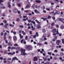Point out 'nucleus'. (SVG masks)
Returning <instances> with one entry per match:
<instances>
[{"label":"nucleus","mask_w":64,"mask_h":64,"mask_svg":"<svg viewBox=\"0 0 64 64\" xmlns=\"http://www.w3.org/2000/svg\"><path fill=\"white\" fill-rule=\"evenodd\" d=\"M28 23H30L31 22V23H32L33 24H35V22L33 21H31V20H28Z\"/></svg>","instance_id":"nucleus-9"},{"label":"nucleus","mask_w":64,"mask_h":64,"mask_svg":"<svg viewBox=\"0 0 64 64\" xmlns=\"http://www.w3.org/2000/svg\"><path fill=\"white\" fill-rule=\"evenodd\" d=\"M55 38H54V40H57V36H55Z\"/></svg>","instance_id":"nucleus-28"},{"label":"nucleus","mask_w":64,"mask_h":64,"mask_svg":"<svg viewBox=\"0 0 64 64\" xmlns=\"http://www.w3.org/2000/svg\"><path fill=\"white\" fill-rule=\"evenodd\" d=\"M0 60H3V58L2 57H1L0 58Z\"/></svg>","instance_id":"nucleus-64"},{"label":"nucleus","mask_w":64,"mask_h":64,"mask_svg":"<svg viewBox=\"0 0 64 64\" xmlns=\"http://www.w3.org/2000/svg\"><path fill=\"white\" fill-rule=\"evenodd\" d=\"M4 22V24H6L7 23V21L6 20H4L3 21Z\"/></svg>","instance_id":"nucleus-33"},{"label":"nucleus","mask_w":64,"mask_h":64,"mask_svg":"<svg viewBox=\"0 0 64 64\" xmlns=\"http://www.w3.org/2000/svg\"><path fill=\"white\" fill-rule=\"evenodd\" d=\"M55 2L56 3H58V2H59V1H58V0H55Z\"/></svg>","instance_id":"nucleus-31"},{"label":"nucleus","mask_w":64,"mask_h":64,"mask_svg":"<svg viewBox=\"0 0 64 64\" xmlns=\"http://www.w3.org/2000/svg\"><path fill=\"white\" fill-rule=\"evenodd\" d=\"M34 12L35 13H36L38 14V13H39V12L38 11H37V10H34Z\"/></svg>","instance_id":"nucleus-15"},{"label":"nucleus","mask_w":64,"mask_h":64,"mask_svg":"<svg viewBox=\"0 0 64 64\" xmlns=\"http://www.w3.org/2000/svg\"><path fill=\"white\" fill-rule=\"evenodd\" d=\"M11 49L12 50L15 49V48L13 47H12L11 48Z\"/></svg>","instance_id":"nucleus-38"},{"label":"nucleus","mask_w":64,"mask_h":64,"mask_svg":"<svg viewBox=\"0 0 64 64\" xmlns=\"http://www.w3.org/2000/svg\"><path fill=\"white\" fill-rule=\"evenodd\" d=\"M48 61H50V58H48Z\"/></svg>","instance_id":"nucleus-63"},{"label":"nucleus","mask_w":64,"mask_h":64,"mask_svg":"<svg viewBox=\"0 0 64 64\" xmlns=\"http://www.w3.org/2000/svg\"><path fill=\"white\" fill-rule=\"evenodd\" d=\"M60 28H61V29H64V26L63 25H62L61 26H60Z\"/></svg>","instance_id":"nucleus-22"},{"label":"nucleus","mask_w":64,"mask_h":64,"mask_svg":"<svg viewBox=\"0 0 64 64\" xmlns=\"http://www.w3.org/2000/svg\"><path fill=\"white\" fill-rule=\"evenodd\" d=\"M54 11H56V14H60V12L59 11H58L56 10H54Z\"/></svg>","instance_id":"nucleus-10"},{"label":"nucleus","mask_w":64,"mask_h":64,"mask_svg":"<svg viewBox=\"0 0 64 64\" xmlns=\"http://www.w3.org/2000/svg\"><path fill=\"white\" fill-rule=\"evenodd\" d=\"M13 11H14V12H15V13H16V12H17V9L14 8V10Z\"/></svg>","instance_id":"nucleus-19"},{"label":"nucleus","mask_w":64,"mask_h":64,"mask_svg":"<svg viewBox=\"0 0 64 64\" xmlns=\"http://www.w3.org/2000/svg\"><path fill=\"white\" fill-rule=\"evenodd\" d=\"M12 62H13V60H18V58H17L16 57H15L13 58H12Z\"/></svg>","instance_id":"nucleus-8"},{"label":"nucleus","mask_w":64,"mask_h":64,"mask_svg":"<svg viewBox=\"0 0 64 64\" xmlns=\"http://www.w3.org/2000/svg\"><path fill=\"white\" fill-rule=\"evenodd\" d=\"M56 28H59V26L58 25H57L56 26Z\"/></svg>","instance_id":"nucleus-61"},{"label":"nucleus","mask_w":64,"mask_h":64,"mask_svg":"<svg viewBox=\"0 0 64 64\" xmlns=\"http://www.w3.org/2000/svg\"><path fill=\"white\" fill-rule=\"evenodd\" d=\"M54 25L55 24L54 23V22H53V23H52L51 24L52 26H54Z\"/></svg>","instance_id":"nucleus-30"},{"label":"nucleus","mask_w":64,"mask_h":64,"mask_svg":"<svg viewBox=\"0 0 64 64\" xmlns=\"http://www.w3.org/2000/svg\"><path fill=\"white\" fill-rule=\"evenodd\" d=\"M42 32H43V33H45V32H46V31H45V30L44 29H42Z\"/></svg>","instance_id":"nucleus-34"},{"label":"nucleus","mask_w":64,"mask_h":64,"mask_svg":"<svg viewBox=\"0 0 64 64\" xmlns=\"http://www.w3.org/2000/svg\"><path fill=\"white\" fill-rule=\"evenodd\" d=\"M10 44H11V42H9L8 44V45H9V46H10Z\"/></svg>","instance_id":"nucleus-57"},{"label":"nucleus","mask_w":64,"mask_h":64,"mask_svg":"<svg viewBox=\"0 0 64 64\" xmlns=\"http://www.w3.org/2000/svg\"><path fill=\"white\" fill-rule=\"evenodd\" d=\"M46 35H47L46 34H44V37H45L46 36Z\"/></svg>","instance_id":"nucleus-36"},{"label":"nucleus","mask_w":64,"mask_h":64,"mask_svg":"<svg viewBox=\"0 0 64 64\" xmlns=\"http://www.w3.org/2000/svg\"><path fill=\"white\" fill-rule=\"evenodd\" d=\"M13 38L14 41H16V40H17V38H16V36H14Z\"/></svg>","instance_id":"nucleus-16"},{"label":"nucleus","mask_w":64,"mask_h":64,"mask_svg":"<svg viewBox=\"0 0 64 64\" xmlns=\"http://www.w3.org/2000/svg\"><path fill=\"white\" fill-rule=\"evenodd\" d=\"M20 21V20L19 19V18H18L17 19L16 21L17 22H19V21Z\"/></svg>","instance_id":"nucleus-37"},{"label":"nucleus","mask_w":64,"mask_h":64,"mask_svg":"<svg viewBox=\"0 0 64 64\" xmlns=\"http://www.w3.org/2000/svg\"><path fill=\"white\" fill-rule=\"evenodd\" d=\"M31 27L32 28V30L34 31V30L35 29V28H34L33 26H32Z\"/></svg>","instance_id":"nucleus-17"},{"label":"nucleus","mask_w":64,"mask_h":64,"mask_svg":"<svg viewBox=\"0 0 64 64\" xmlns=\"http://www.w3.org/2000/svg\"><path fill=\"white\" fill-rule=\"evenodd\" d=\"M4 36H6V35H7V34L6 33V32H5L4 34Z\"/></svg>","instance_id":"nucleus-39"},{"label":"nucleus","mask_w":64,"mask_h":64,"mask_svg":"<svg viewBox=\"0 0 64 64\" xmlns=\"http://www.w3.org/2000/svg\"><path fill=\"white\" fill-rule=\"evenodd\" d=\"M56 34L58 35V34H59V32H58V30L56 31Z\"/></svg>","instance_id":"nucleus-41"},{"label":"nucleus","mask_w":64,"mask_h":64,"mask_svg":"<svg viewBox=\"0 0 64 64\" xmlns=\"http://www.w3.org/2000/svg\"><path fill=\"white\" fill-rule=\"evenodd\" d=\"M35 21L37 23H38V24L37 26V28H41V27L40 26V23L39 22V21L36 20H35Z\"/></svg>","instance_id":"nucleus-3"},{"label":"nucleus","mask_w":64,"mask_h":64,"mask_svg":"<svg viewBox=\"0 0 64 64\" xmlns=\"http://www.w3.org/2000/svg\"><path fill=\"white\" fill-rule=\"evenodd\" d=\"M5 40L6 43V44H7V43H8V41H7V40Z\"/></svg>","instance_id":"nucleus-49"},{"label":"nucleus","mask_w":64,"mask_h":64,"mask_svg":"<svg viewBox=\"0 0 64 64\" xmlns=\"http://www.w3.org/2000/svg\"><path fill=\"white\" fill-rule=\"evenodd\" d=\"M8 25H9V24H6L4 26V28H7V26H8Z\"/></svg>","instance_id":"nucleus-12"},{"label":"nucleus","mask_w":64,"mask_h":64,"mask_svg":"<svg viewBox=\"0 0 64 64\" xmlns=\"http://www.w3.org/2000/svg\"><path fill=\"white\" fill-rule=\"evenodd\" d=\"M32 19H33V20H35V19H36V18L34 17H32Z\"/></svg>","instance_id":"nucleus-50"},{"label":"nucleus","mask_w":64,"mask_h":64,"mask_svg":"<svg viewBox=\"0 0 64 64\" xmlns=\"http://www.w3.org/2000/svg\"><path fill=\"white\" fill-rule=\"evenodd\" d=\"M47 18L48 19H50V18H51V16H48Z\"/></svg>","instance_id":"nucleus-35"},{"label":"nucleus","mask_w":64,"mask_h":64,"mask_svg":"<svg viewBox=\"0 0 64 64\" xmlns=\"http://www.w3.org/2000/svg\"><path fill=\"white\" fill-rule=\"evenodd\" d=\"M37 44L39 46H41L42 45V44L40 43H37Z\"/></svg>","instance_id":"nucleus-23"},{"label":"nucleus","mask_w":64,"mask_h":64,"mask_svg":"<svg viewBox=\"0 0 64 64\" xmlns=\"http://www.w3.org/2000/svg\"><path fill=\"white\" fill-rule=\"evenodd\" d=\"M19 35L20 36V39H22L23 38V36L21 35V34H20Z\"/></svg>","instance_id":"nucleus-18"},{"label":"nucleus","mask_w":64,"mask_h":64,"mask_svg":"<svg viewBox=\"0 0 64 64\" xmlns=\"http://www.w3.org/2000/svg\"><path fill=\"white\" fill-rule=\"evenodd\" d=\"M27 17V16H23V18H26Z\"/></svg>","instance_id":"nucleus-55"},{"label":"nucleus","mask_w":64,"mask_h":64,"mask_svg":"<svg viewBox=\"0 0 64 64\" xmlns=\"http://www.w3.org/2000/svg\"><path fill=\"white\" fill-rule=\"evenodd\" d=\"M36 36H37V37H38L39 36V34H38V32H36Z\"/></svg>","instance_id":"nucleus-27"},{"label":"nucleus","mask_w":64,"mask_h":64,"mask_svg":"<svg viewBox=\"0 0 64 64\" xmlns=\"http://www.w3.org/2000/svg\"><path fill=\"white\" fill-rule=\"evenodd\" d=\"M3 2V0H0V8H2V9H4L5 8V7H4L3 8V7L4 6L3 4L2 3H2V2Z\"/></svg>","instance_id":"nucleus-2"},{"label":"nucleus","mask_w":64,"mask_h":64,"mask_svg":"<svg viewBox=\"0 0 64 64\" xmlns=\"http://www.w3.org/2000/svg\"><path fill=\"white\" fill-rule=\"evenodd\" d=\"M24 12H26V13H27V12H29V10H26L24 11Z\"/></svg>","instance_id":"nucleus-46"},{"label":"nucleus","mask_w":64,"mask_h":64,"mask_svg":"<svg viewBox=\"0 0 64 64\" xmlns=\"http://www.w3.org/2000/svg\"><path fill=\"white\" fill-rule=\"evenodd\" d=\"M13 33L14 34V35H16V32H13Z\"/></svg>","instance_id":"nucleus-58"},{"label":"nucleus","mask_w":64,"mask_h":64,"mask_svg":"<svg viewBox=\"0 0 64 64\" xmlns=\"http://www.w3.org/2000/svg\"><path fill=\"white\" fill-rule=\"evenodd\" d=\"M54 52L56 53V52H58V50H55L54 51Z\"/></svg>","instance_id":"nucleus-51"},{"label":"nucleus","mask_w":64,"mask_h":64,"mask_svg":"<svg viewBox=\"0 0 64 64\" xmlns=\"http://www.w3.org/2000/svg\"><path fill=\"white\" fill-rule=\"evenodd\" d=\"M33 37L34 38H35L36 37V35H35L34 36H33L32 35L31 36H30V38H32Z\"/></svg>","instance_id":"nucleus-11"},{"label":"nucleus","mask_w":64,"mask_h":64,"mask_svg":"<svg viewBox=\"0 0 64 64\" xmlns=\"http://www.w3.org/2000/svg\"><path fill=\"white\" fill-rule=\"evenodd\" d=\"M4 36V40H6L5 39H6V36Z\"/></svg>","instance_id":"nucleus-56"},{"label":"nucleus","mask_w":64,"mask_h":64,"mask_svg":"<svg viewBox=\"0 0 64 64\" xmlns=\"http://www.w3.org/2000/svg\"><path fill=\"white\" fill-rule=\"evenodd\" d=\"M52 18L53 19V20H55V16H54Z\"/></svg>","instance_id":"nucleus-54"},{"label":"nucleus","mask_w":64,"mask_h":64,"mask_svg":"<svg viewBox=\"0 0 64 64\" xmlns=\"http://www.w3.org/2000/svg\"><path fill=\"white\" fill-rule=\"evenodd\" d=\"M22 34H23L25 35L26 34L25 33V32H24V31H22Z\"/></svg>","instance_id":"nucleus-32"},{"label":"nucleus","mask_w":64,"mask_h":64,"mask_svg":"<svg viewBox=\"0 0 64 64\" xmlns=\"http://www.w3.org/2000/svg\"><path fill=\"white\" fill-rule=\"evenodd\" d=\"M30 34H31V35H32V31H30Z\"/></svg>","instance_id":"nucleus-47"},{"label":"nucleus","mask_w":64,"mask_h":64,"mask_svg":"<svg viewBox=\"0 0 64 64\" xmlns=\"http://www.w3.org/2000/svg\"><path fill=\"white\" fill-rule=\"evenodd\" d=\"M14 46H18V44H14Z\"/></svg>","instance_id":"nucleus-52"},{"label":"nucleus","mask_w":64,"mask_h":64,"mask_svg":"<svg viewBox=\"0 0 64 64\" xmlns=\"http://www.w3.org/2000/svg\"><path fill=\"white\" fill-rule=\"evenodd\" d=\"M7 52V50H6L4 52V53L5 54H6V52Z\"/></svg>","instance_id":"nucleus-45"},{"label":"nucleus","mask_w":64,"mask_h":64,"mask_svg":"<svg viewBox=\"0 0 64 64\" xmlns=\"http://www.w3.org/2000/svg\"><path fill=\"white\" fill-rule=\"evenodd\" d=\"M56 29H54L52 30V32L54 33H55L56 32Z\"/></svg>","instance_id":"nucleus-25"},{"label":"nucleus","mask_w":64,"mask_h":64,"mask_svg":"<svg viewBox=\"0 0 64 64\" xmlns=\"http://www.w3.org/2000/svg\"><path fill=\"white\" fill-rule=\"evenodd\" d=\"M36 3H41V1L39 0H36Z\"/></svg>","instance_id":"nucleus-20"},{"label":"nucleus","mask_w":64,"mask_h":64,"mask_svg":"<svg viewBox=\"0 0 64 64\" xmlns=\"http://www.w3.org/2000/svg\"><path fill=\"white\" fill-rule=\"evenodd\" d=\"M3 35V32H2L1 33V35L2 36Z\"/></svg>","instance_id":"nucleus-62"},{"label":"nucleus","mask_w":64,"mask_h":64,"mask_svg":"<svg viewBox=\"0 0 64 64\" xmlns=\"http://www.w3.org/2000/svg\"><path fill=\"white\" fill-rule=\"evenodd\" d=\"M61 42V41L60 40H57L56 42V43L58 45H59V44Z\"/></svg>","instance_id":"nucleus-7"},{"label":"nucleus","mask_w":64,"mask_h":64,"mask_svg":"<svg viewBox=\"0 0 64 64\" xmlns=\"http://www.w3.org/2000/svg\"><path fill=\"white\" fill-rule=\"evenodd\" d=\"M19 26L20 28H23V26L22 25L20 26Z\"/></svg>","instance_id":"nucleus-43"},{"label":"nucleus","mask_w":64,"mask_h":64,"mask_svg":"<svg viewBox=\"0 0 64 64\" xmlns=\"http://www.w3.org/2000/svg\"><path fill=\"white\" fill-rule=\"evenodd\" d=\"M18 7H20L21 6V4H18Z\"/></svg>","instance_id":"nucleus-40"},{"label":"nucleus","mask_w":64,"mask_h":64,"mask_svg":"<svg viewBox=\"0 0 64 64\" xmlns=\"http://www.w3.org/2000/svg\"><path fill=\"white\" fill-rule=\"evenodd\" d=\"M60 54L61 55H64V54L63 53L61 52L60 53Z\"/></svg>","instance_id":"nucleus-53"},{"label":"nucleus","mask_w":64,"mask_h":64,"mask_svg":"<svg viewBox=\"0 0 64 64\" xmlns=\"http://www.w3.org/2000/svg\"><path fill=\"white\" fill-rule=\"evenodd\" d=\"M25 39L26 40H27V39H28V36H26V37H25Z\"/></svg>","instance_id":"nucleus-48"},{"label":"nucleus","mask_w":64,"mask_h":64,"mask_svg":"<svg viewBox=\"0 0 64 64\" xmlns=\"http://www.w3.org/2000/svg\"><path fill=\"white\" fill-rule=\"evenodd\" d=\"M26 48L28 50H30L31 48V46H28L26 47Z\"/></svg>","instance_id":"nucleus-4"},{"label":"nucleus","mask_w":64,"mask_h":64,"mask_svg":"<svg viewBox=\"0 0 64 64\" xmlns=\"http://www.w3.org/2000/svg\"><path fill=\"white\" fill-rule=\"evenodd\" d=\"M6 32H7L8 34L9 33V31L8 30H7L6 31Z\"/></svg>","instance_id":"nucleus-60"},{"label":"nucleus","mask_w":64,"mask_h":64,"mask_svg":"<svg viewBox=\"0 0 64 64\" xmlns=\"http://www.w3.org/2000/svg\"><path fill=\"white\" fill-rule=\"evenodd\" d=\"M10 26H11V27H14V25H12L11 24H10Z\"/></svg>","instance_id":"nucleus-42"},{"label":"nucleus","mask_w":64,"mask_h":64,"mask_svg":"<svg viewBox=\"0 0 64 64\" xmlns=\"http://www.w3.org/2000/svg\"><path fill=\"white\" fill-rule=\"evenodd\" d=\"M59 19V20L60 21H61L62 23H63V24H64V18H58Z\"/></svg>","instance_id":"nucleus-5"},{"label":"nucleus","mask_w":64,"mask_h":64,"mask_svg":"<svg viewBox=\"0 0 64 64\" xmlns=\"http://www.w3.org/2000/svg\"><path fill=\"white\" fill-rule=\"evenodd\" d=\"M46 63L47 64H49L50 63V62H46Z\"/></svg>","instance_id":"nucleus-44"},{"label":"nucleus","mask_w":64,"mask_h":64,"mask_svg":"<svg viewBox=\"0 0 64 64\" xmlns=\"http://www.w3.org/2000/svg\"><path fill=\"white\" fill-rule=\"evenodd\" d=\"M48 54L49 55H51V54H52V52H48Z\"/></svg>","instance_id":"nucleus-26"},{"label":"nucleus","mask_w":64,"mask_h":64,"mask_svg":"<svg viewBox=\"0 0 64 64\" xmlns=\"http://www.w3.org/2000/svg\"><path fill=\"white\" fill-rule=\"evenodd\" d=\"M30 7V4H28L26 6L25 8H29Z\"/></svg>","instance_id":"nucleus-14"},{"label":"nucleus","mask_w":64,"mask_h":64,"mask_svg":"<svg viewBox=\"0 0 64 64\" xmlns=\"http://www.w3.org/2000/svg\"><path fill=\"white\" fill-rule=\"evenodd\" d=\"M21 54H22V55H26V53L24 52H25V49H24L23 50L22 48H21Z\"/></svg>","instance_id":"nucleus-1"},{"label":"nucleus","mask_w":64,"mask_h":64,"mask_svg":"<svg viewBox=\"0 0 64 64\" xmlns=\"http://www.w3.org/2000/svg\"><path fill=\"white\" fill-rule=\"evenodd\" d=\"M44 44H46V45H47V44H48V43H47V42H45L44 43Z\"/></svg>","instance_id":"nucleus-59"},{"label":"nucleus","mask_w":64,"mask_h":64,"mask_svg":"<svg viewBox=\"0 0 64 64\" xmlns=\"http://www.w3.org/2000/svg\"><path fill=\"white\" fill-rule=\"evenodd\" d=\"M8 62L9 63H10V62L9 61V60H11V58H8Z\"/></svg>","instance_id":"nucleus-24"},{"label":"nucleus","mask_w":64,"mask_h":64,"mask_svg":"<svg viewBox=\"0 0 64 64\" xmlns=\"http://www.w3.org/2000/svg\"><path fill=\"white\" fill-rule=\"evenodd\" d=\"M34 61H37V60H38L37 58L36 57H34Z\"/></svg>","instance_id":"nucleus-13"},{"label":"nucleus","mask_w":64,"mask_h":64,"mask_svg":"<svg viewBox=\"0 0 64 64\" xmlns=\"http://www.w3.org/2000/svg\"><path fill=\"white\" fill-rule=\"evenodd\" d=\"M8 7H9L10 8H11V5L10 4V3L8 2Z\"/></svg>","instance_id":"nucleus-21"},{"label":"nucleus","mask_w":64,"mask_h":64,"mask_svg":"<svg viewBox=\"0 0 64 64\" xmlns=\"http://www.w3.org/2000/svg\"><path fill=\"white\" fill-rule=\"evenodd\" d=\"M43 59L44 60V61H46V60H47V58H45V57H43Z\"/></svg>","instance_id":"nucleus-29"},{"label":"nucleus","mask_w":64,"mask_h":64,"mask_svg":"<svg viewBox=\"0 0 64 64\" xmlns=\"http://www.w3.org/2000/svg\"><path fill=\"white\" fill-rule=\"evenodd\" d=\"M15 54V52H13L11 53V52H8V55H10L13 56L14 55V54Z\"/></svg>","instance_id":"nucleus-6"}]
</instances>
